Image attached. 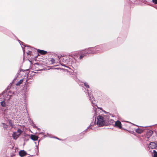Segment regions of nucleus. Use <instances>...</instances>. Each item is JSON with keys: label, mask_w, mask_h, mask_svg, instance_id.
Instances as JSON below:
<instances>
[{"label": "nucleus", "mask_w": 157, "mask_h": 157, "mask_svg": "<svg viewBox=\"0 0 157 157\" xmlns=\"http://www.w3.org/2000/svg\"><path fill=\"white\" fill-rule=\"evenodd\" d=\"M84 85L86 87V88H89V85L86 82H85L84 83Z\"/></svg>", "instance_id": "19"}, {"label": "nucleus", "mask_w": 157, "mask_h": 157, "mask_svg": "<svg viewBox=\"0 0 157 157\" xmlns=\"http://www.w3.org/2000/svg\"><path fill=\"white\" fill-rule=\"evenodd\" d=\"M136 131L138 133H141L142 132V131L139 128L136 129Z\"/></svg>", "instance_id": "16"}, {"label": "nucleus", "mask_w": 157, "mask_h": 157, "mask_svg": "<svg viewBox=\"0 0 157 157\" xmlns=\"http://www.w3.org/2000/svg\"><path fill=\"white\" fill-rule=\"evenodd\" d=\"M51 61L52 64H54L55 63V60L53 58L51 59Z\"/></svg>", "instance_id": "18"}, {"label": "nucleus", "mask_w": 157, "mask_h": 157, "mask_svg": "<svg viewBox=\"0 0 157 157\" xmlns=\"http://www.w3.org/2000/svg\"><path fill=\"white\" fill-rule=\"evenodd\" d=\"M99 109H102V108H98Z\"/></svg>", "instance_id": "23"}, {"label": "nucleus", "mask_w": 157, "mask_h": 157, "mask_svg": "<svg viewBox=\"0 0 157 157\" xmlns=\"http://www.w3.org/2000/svg\"><path fill=\"white\" fill-rule=\"evenodd\" d=\"M86 54H94L96 53L94 48H90L84 50Z\"/></svg>", "instance_id": "5"}, {"label": "nucleus", "mask_w": 157, "mask_h": 157, "mask_svg": "<svg viewBox=\"0 0 157 157\" xmlns=\"http://www.w3.org/2000/svg\"><path fill=\"white\" fill-rule=\"evenodd\" d=\"M23 81V80L22 79H21L17 83V84H16V85L17 86L20 85L22 83Z\"/></svg>", "instance_id": "14"}, {"label": "nucleus", "mask_w": 157, "mask_h": 157, "mask_svg": "<svg viewBox=\"0 0 157 157\" xmlns=\"http://www.w3.org/2000/svg\"><path fill=\"white\" fill-rule=\"evenodd\" d=\"M31 139L34 141H36L37 140L38 137L34 135H32L31 136Z\"/></svg>", "instance_id": "10"}, {"label": "nucleus", "mask_w": 157, "mask_h": 157, "mask_svg": "<svg viewBox=\"0 0 157 157\" xmlns=\"http://www.w3.org/2000/svg\"><path fill=\"white\" fill-rule=\"evenodd\" d=\"M1 105L2 106L5 107L6 105V104L5 102V101H3L1 102Z\"/></svg>", "instance_id": "13"}, {"label": "nucleus", "mask_w": 157, "mask_h": 157, "mask_svg": "<svg viewBox=\"0 0 157 157\" xmlns=\"http://www.w3.org/2000/svg\"><path fill=\"white\" fill-rule=\"evenodd\" d=\"M30 52H31L30 51H29V52H28L27 53V54H28V55H29L30 54Z\"/></svg>", "instance_id": "22"}, {"label": "nucleus", "mask_w": 157, "mask_h": 157, "mask_svg": "<svg viewBox=\"0 0 157 157\" xmlns=\"http://www.w3.org/2000/svg\"><path fill=\"white\" fill-rule=\"evenodd\" d=\"M154 157H157V152L155 150H153Z\"/></svg>", "instance_id": "17"}, {"label": "nucleus", "mask_w": 157, "mask_h": 157, "mask_svg": "<svg viewBox=\"0 0 157 157\" xmlns=\"http://www.w3.org/2000/svg\"><path fill=\"white\" fill-rule=\"evenodd\" d=\"M86 54L85 53V52L84 50L82 51L81 52V55L79 57V59H82L84 56H86Z\"/></svg>", "instance_id": "9"}, {"label": "nucleus", "mask_w": 157, "mask_h": 157, "mask_svg": "<svg viewBox=\"0 0 157 157\" xmlns=\"http://www.w3.org/2000/svg\"><path fill=\"white\" fill-rule=\"evenodd\" d=\"M152 1L155 4H157V0H152Z\"/></svg>", "instance_id": "20"}, {"label": "nucleus", "mask_w": 157, "mask_h": 157, "mask_svg": "<svg viewBox=\"0 0 157 157\" xmlns=\"http://www.w3.org/2000/svg\"><path fill=\"white\" fill-rule=\"evenodd\" d=\"M9 124L10 125L11 127V128H12L13 127V125L12 123V121L11 120H9Z\"/></svg>", "instance_id": "15"}, {"label": "nucleus", "mask_w": 157, "mask_h": 157, "mask_svg": "<svg viewBox=\"0 0 157 157\" xmlns=\"http://www.w3.org/2000/svg\"><path fill=\"white\" fill-rule=\"evenodd\" d=\"M1 126L3 127L5 129L7 130L8 126L5 123H2L1 125Z\"/></svg>", "instance_id": "12"}, {"label": "nucleus", "mask_w": 157, "mask_h": 157, "mask_svg": "<svg viewBox=\"0 0 157 157\" xmlns=\"http://www.w3.org/2000/svg\"><path fill=\"white\" fill-rule=\"evenodd\" d=\"M156 147V144L154 142H151L148 146L149 148L151 149H155Z\"/></svg>", "instance_id": "7"}, {"label": "nucleus", "mask_w": 157, "mask_h": 157, "mask_svg": "<svg viewBox=\"0 0 157 157\" xmlns=\"http://www.w3.org/2000/svg\"><path fill=\"white\" fill-rule=\"evenodd\" d=\"M88 95L89 96L90 99V100L91 102V103H92V104L93 105L92 106H93V107L94 108H94L93 109L94 110V115H96V113H97V112L96 111V108H95V107L96 106V104L95 102L94 98V97H93L92 96H91L90 95V94L89 93H88Z\"/></svg>", "instance_id": "3"}, {"label": "nucleus", "mask_w": 157, "mask_h": 157, "mask_svg": "<svg viewBox=\"0 0 157 157\" xmlns=\"http://www.w3.org/2000/svg\"><path fill=\"white\" fill-rule=\"evenodd\" d=\"M22 132V131L21 129H18L17 132H13L12 134L13 138L15 140L17 139Z\"/></svg>", "instance_id": "4"}, {"label": "nucleus", "mask_w": 157, "mask_h": 157, "mask_svg": "<svg viewBox=\"0 0 157 157\" xmlns=\"http://www.w3.org/2000/svg\"><path fill=\"white\" fill-rule=\"evenodd\" d=\"M19 155L21 157H24L27 155L26 152L24 150H21L19 152Z\"/></svg>", "instance_id": "8"}, {"label": "nucleus", "mask_w": 157, "mask_h": 157, "mask_svg": "<svg viewBox=\"0 0 157 157\" xmlns=\"http://www.w3.org/2000/svg\"><path fill=\"white\" fill-rule=\"evenodd\" d=\"M37 52H38L42 55H44L47 53L46 51L43 50L38 49L37 50Z\"/></svg>", "instance_id": "11"}, {"label": "nucleus", "mask_w": 157, "mask_h": 157, "mask_svg": "<svg viewBox=\"0 0 157 157\" xmlns=\"http://www.w3.org/2000/svg\"><path fill=\"white\" fill-rule=\"evenodd\" d=\"M113 123L114 124V126L118 127L119 128H121V122L119 121H113Z\"/></svg>", "instance_id": "6"}, {"label": "nucleus", "mask_w": 157, "mask_h": 157, "mask_svg": "<svg viewBox=\"0 0 157 157\" xmlns=\"http://www.w3.org/2000/svg\"><path fill=\"white\" fill-rule=\"evenodd\" d=\"M109 119V117L105 115L99 116L97 117V124L99 126H102L108 121Z\"/></svg>", "instance_id": "1"}, {"label": "nucleus", "mask_w": 157, "mask_h": 157, "mask_svg": "<svg viewBox=\"0 0 157 157\" xmlns=\"http://www.w3.org/2000/svg\"><path fill=\"white\" fill-rule=\"evenodd\" d=\"M23 51L24 52V51H25V50H24V49H23Z\"/></svg>", "instance_id": "25"}, {"label": "nucleus", "mask_w": 157, "mask_h": 157, "mask_svg": "<svg viewBox=\"0 0 157 157\" xmlns=\"http://www.w3.org/2000/svg\"><path fill=\"white\" fill-rule=\"evenodd\" d=\"M72 57L70 56H67L66 57H64L61 59V61L64 63H67L69 64L72 63L73 61V60H72Z\"/></svg>", "instance_id": "2"}, {"label": "nucleus", "mask_w": 157, "mask_h": 157, "mask_svg": "<svg viewBox=\"0 0 157 157\" xmlns=\"http://www.w3.org/2000/svg\"><path fill=\"white\" fill-rule=\"evenodd\" d=\"M113 121H114L113 120H110V122L113 125H114V124L113 123Z\"/></svg>", "instance_id": "21"}, {"label": "nucleus", "mask_w": 157, "mask_h": 157, "mask_svg": "<svg viewBox=\"0 0 157 157\" xmlns=\"http://www.w3.org/2000/svg\"><path fill=\"white\" fill-rule=\"evenodd\" d=\"M62 65L63 66H65V67L66 66L65 65H63V64H62Z\"/></svg>", "instance_id": "24"}]
</instances>
